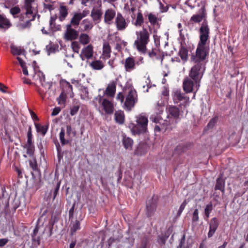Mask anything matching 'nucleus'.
<instances>
[{"mask_svg":"<svg viewBox=\"0 0 248 248\" xmlns=\"http://www.w3.org/2000/svg\"><path fill=\"white\" fill-rule=\"evenodd\" d=\"M209 28L207 22L204 20L200 29V41L196 49V55L191 57L193 62L204 63V60L208 53L205 45L209 38Z\"/></svg>","mask_w":248,"mask_h":248,"instance_id":"f257e3e1","label":"nucleus"},{"mask_svg":"<svg viewBox=\"0 0 248 248\" xmlns=\"http://www.w3.org/2000/svg\"><path fill=\"white\" fill-rule=\"evenodd\" d=\"M23 9L25 12L20 15L19 28L24 29L31 26V22L35 19L38 13V4L35 0H25Z\"/></svg>","mask_w":248,"mask_h":248,"instance_id":"f03ea898","label":"nucleus"},{"mask_svg":"<svg viewBox=\"0 0 248 248\" xmlns=\"http://www.w3.org/2000/svg\"><path fill=\"white\" fill-rule=\"evenodd\" d=\"M137 38L134 43V47L143 54L146 52V45L149 42L150 33L147 29L143 28L141 31L136 32Z\"/></svg>","mask_w":248,"mask_h":248,"instance_id":"7ed1b4c3","label":"nucleus"},{"mask_svg":"<svg viewBox=\"0 0 248 248\" xmlns=\"http://www.w3.org/2000/svg\"><path fill=\"white\" fill-rule=\"evenodd\" d=\"M33 78L37 87V91L42 99H44L46 92L51 88V84L49 82H46L45 75L40 71L35 73Z\"/></svg>","mask_w":248,"mask_h":248,"instance_id":"20e7f679","label":"nucleus"},{"mask_svg":"<svg viewBox=\"0 0 248 248\" xmlns=\"http://www.w3.org/2000/svg\"><path fill=\"white\" fill-rule=\"evenodd\" d=\"M194 63L195 64L191 67L189 76L194 81L197 91L200 87L199 81L203 76L205 67L204 63Z\"/></svg>","mask_w":248,"mask_h":248,"instance_id":"39448f33","label":"nucleus"},{"mask_svg":"<svg viewBox=\"0 0 248 248\" xmlns=\"http://www.w3.org/2000/svg\"><path fill=\"white\" fill-rule=\"evenodd\" d=\"M137 124H132L130 125L131 131L133 134H139L144 133L147 129L148 119L143 115H139L136 120Z\"/></svg>","mask_w":248,"mask_h":248,"instance_id":"423d86ee","label":"nucleus"},{"mask_svg":"<svg viewBox=\"0 0 248 248\" xmlns=\"http://www.w3.org/2000/svg\"><path fill=\"white\" fill-rule=\"evenodd\" d=\"M168 115L167 119L165 120L167 125L175 124L180 119V109L178 108L173 106L167 107Z\"/></svg>","mask_w":248,"mask_h":248,"instance_id":"0eeeda50","label":"nucleus"},{"mask_svg":"<svg viewBox=\"0 0 248 248\" xmlns=\"http://www.w3.org/2000/svg\"><path fill=\"white\" fill-rule=\"evenodd\" d=\"M137 101L138 97L136 90L132 88H128L127 94L124 103V108L128 111L131 110Z\"/></svg>","mask_w":248,"mask_h":248,"instance_id":"6e6552de","label":"nucleus"},{"mask_svg":"<svg viewBox=\"0 0 248 248\" xmlns=\"http://www.w3.org/2000/svg\"><path fill=\"white\" fill-rule=\"evenodd\" d=\"M158 109L159 110L158 114H157L156 115L155 114H152L150 116V119L153 122L155 123H159L161 124L160 126L159 125H156L155 126V131H159L161 129H164L165 130L168 128V126L169 125H167L165 120H162L160 116H159V114H160L163 112L162 108L158 106Z\"/></svg>","mask_w":248,"mask_h":248,"instance_id":"1a4fd4ad","label":"nucleus"},{"mask_svg":"<svg viewBox=\"0 0 248 248\" xmlns=\"http://www.w3.org/2000/svg\"><path fill=\"white\" fill-rule=\"evenodd\" d=\"M78 32L72 28L71 25H66V30L64 34V39L67 41H72L77 38Z\"/></svg>","mask_w":248,"mask_h":248,"instance_id":"9d476101","label":"nucleus"},{"mask_svg":"<svg viewBox=\"0 0 248 248\" xmlns=\"http://www.w3.org/2000/svg\"><path fill=\"white\" fill-rule=\"evenodd\" d=\"M118 79L117 78L111 80L108 83L107 87L106 88L105 93L108 97H113L116 92V85L117 84Z\"/></svg>","mask_w":248,"mask_h":248,"instance_id":"9b49d317","label":"nucleus"},{"mask_svg":"<svg viewBox=\"0 0 248 248\" xmlns=\"http://www.w3.org/2000/svg\"><path fill=\"white\" fill-rule=\"evenodd\" d=\"M93 53V46L92 45H89L82 49L79 57L82 61H85L86 59L89 60L92 57Z\"/></svg>","mask_w":248,"mask_h":248,"instance_id":"f8f14e48","label":"nucleus"},{"mask_svg":"<svg viewBox=\"0 0 248 248\" xmlns=\"http://www.w3.org/2000/svg\"><path fill=\"white\" fill-rule=\"evenodd\" d=\"M115 24L118 31H124L127 26V24L124 18L120 13H118L116 16Z\"/></svg>","mask_w":248,"mask_h":248,"instance_id":"ddd939ff","label":"nucleus"},{"mask_svg":"<svg viewBox=\"0 0 248 248\" xmlns=\"http://www.w3.org/2000/svg\"><path fill=\"white\" fill-rule=\"evenodd\" d=\"M72 132V128L71 126L68 125L66 126V139L64 138L65 136V130L62 128H61V132L60 133V140L62 144H65L68 143L69 140L70 139V135Z\"/></svg>","mask_w":248,"mask_h":248,"instance_id":"4468645a","label":"nucleus"},{"mask_svg":"<svg viewBox=\"0 0 248 248\" xmlns=\"http://www.w3.org/2000/svg\"><path fill=\"white\" fill-rule=\"evenodd\" d=\"M116 16L115 11L112 9H108L104 13V23L107 25H110L113 23V20Z\"/></svg>","mask_w":248,"mask_h":248,"instance_id":"2eb2a0df","label":"nucleus"},{"mask_svg":"<svg viewBox=\"0 0 248 248\" xmlns=\"http://www.w3.org/2000/svg\"><path fill=\"white\" fill-rule=\"evenodd\" d=\"M219 222L216 217L212 218L209 222V231L208 233V237L211 238L213 236L218 228Z\"/></svg>","mask_w":248,"mask_h":248,"instance_id":"dca6fc26","label":"nucleus"},{"mask_svg":"<svg viewBox=\"0 0 248 248\" xmlns=\"http://www.w3.org/2000/svg\"><path fill=\"white\" fill-rule=\"evenodd\" d=\"M102 106L106 113L108 114H111L113 112V104L107 99L104 98L103 99Z\"/></svg>","mask_w":248,"mask_h":248,"instance_id":"f3484780","label":"nucleus"},{"mask_svg":"<svg viewBox=\"0 0 248 248\" xmlns=\"http://www.w3.org/2000/svg\"><path fill=\"white\" fill-rule=\"evenodd\" d=\"M102 14L103 12L100 7L98 8L94 7L91 11V16L94 22H99Z\"/></svg>","mask_w":248,"mask_h":248,"instance_id":"a211bd4d","label":"nucleus"},{"mask_svg":"<svg viewBox=\"0 0 248 248\" xmlns=\"http://www.w3.org/2000/svg\"><path fill=\"white\" fill-rule=\"evenodd\" d=\"M157 201L156 199L152 198L146 204V208L148 216H150L156 209Z\"/></svg>","mask_w":248,"mask_h":248,"instance_id":"6ab92c4d","label":"nucleus"},{"mask_svg":"<svg viewBox=\"0 0 248 248\" xmlns=\"http://www.w3.org/2000/svg\"><path fill=\"white\" fill-rule=\"evenodd\" d=\"M93 27V22L89 19L83 20L80 24V29L81 31H87L91 30Z\"/></svg>","mask_w":248,"mask_h":248,"instance_id":"aec40b11","label":"nucleus"},{"mask_svg":"<svg viewBox=\"0 0 248 248\" xmlns=\"http://www.w3.org/2000/svg\"><path fill=\"white\" fill-rule=\"evenodd\" d=\"M136 62L134 58L128 57L126 58L124 62V68L127 72H131L135 68Z\"/></svg>","mask_w":248,"mask_h":248,"instance_id":"412c9836","label":"nucleus"},{"mask_svg":"<svg viewBox=\"0 0 248 248\" xmlns=\"http://www.w3.org/2000/svg\"><path fill=\"white\" fill-rule=\"evenodd\" d=\"M145 16L147 17L149 22L153 26L158 25L160 19L158 17L157 15H155L151 12H148L145 15Z\"/></svg>","mask_w":248,"mask_h":248,"instance_id":"4be33fe9","label":"nucleus"},{"mask_svg":"<svg viewBox=\"0 0 248 248\" xmlns=\"http://www.w3.org/2000/svg\"><path fill=\"white\" fill-rule=\"evenodd\" d=\"M194 82L188 78H186L183 81V89L186 93H191L193 91Z\"/></svg>","mask_w":248,"mask_h":248,"instance_id":"5701e85b","label":"nucleus"},{"mask_svg":"<svg viewBox=\"0 0 248 248\" xmlns=\"http://www.w3.org/2000/svg\"><path fill=\"white\" fill-rule=\"evenodd\" d=\"M122 144L125 150L131 151L132 150L133 140L130 138L123 135Z\"/></svg>","mask_w":248,"mask_h":248,"instance_id":"b1692460","label":"nucleus"},{"mask_svg":"<svg viewBox=\"0 0 248 248\" xmlns=\"http://www.w3.org/2000/svg\"><path fill=\"white\" fill-rule=\"evenodd\" d=\"M68 9L65 6L61 5L59 9V19L61 21H63L65 20L68 16Z\"/></svg>","mask_w":248,"mask_h":248,"instance_id":"393cba45","label":"nucleus"},{"mask_svg":"<svg viewBox=\"0 0 248 248\" xmlns=\"http://www.w3.org/2000/svg\"><path fill=\"white\" fill-rule=\"evenodd\" d=\"M12 24L6 17L3 15H0V28L8 29Z\"/></svg>","mask_w":248,"mask_h":248,"instance_id":"a878e982","label":"nucleus"},{"mask_svg":"<svg viewBox=\"0 0 248 248\" xmlns=\"http://www.w3.org/2000/svg\"><path fill=\"white\" fill-rule=\"evenodd\" d=\"M81 98L84 100H89L91 98L88 89L84 86H81L79 88Z\"/></svg>","mask_w":248,"mask_h":248,"instance_id":"bb28decb","label":"nucleus"},{"mask_svg":"<svg viewBox=\"0 0 248 248\" xmlns=\"http://www.w3.org/2000/svg\"><path fill=\"white\" fill-rule=\"evenodd\" d=\"M173 99L176 102L182 101L183 100H185L186 101L188 102L189 98L185 96L184 94L181 93V91L177 90L174 93Z\"/></svg>","mask_w":248,"mask_h":248,"instance_id":"cd10ccee","label":"nucleus"},{"mask_svg":"<svg viewBox=\"0 0 248 248\" xmlns=\"http://www.w3.org/2000/svg\"><path fill=\"white\" fill-rule=\"evenodd\" d=\"M80 223L78 220L71 221L70 225V232L71 235H74L78 230L80 229Z\"/></svg>","mask_w":248,"mask_h":248,"instance_id":"c85d7f7f","label":"nucleus"},{"mask_svg":"<svg viewBox=\"0 0 248 248\" xmlns=\"http://www.w3.org/2000/svg\"><path fill=\"white\" fill-rule=\"evenodd\" d=\"M111 47L108 43H104L103 46V58L108 59L110 56Z\"/></svg>","mask_w":248,"mask_h":248,"instance_id":"c756f323","label":"nucleus"},{"mask_svg":"<svg viewBox=\"0 0 248 248\" xmlns=\"http://www.w3.org/2000/svg\"><path fill=\"white\" fill-rule=\"evenodd\" d=\"M82 18L78 14V13H75L73 14V17L71 18L70 20V23L68 25H71L75 27H78Z\"/></svg>","mask_w":248,"mask_h":248,"instance_id":"7c9ffc66","label":"nucleus"},{"mask_svg":"<svg viewBox=\"0 0 248 248\" xmlns=\"http://www.w3.org/2000/svg\"><path fill=\"white\" fill-rule=\"evenodd\" d=\"M89 65L93 70H100L103 68L104 64L99 60H95L90 63Z\"/></svg>","mask_w":248,"mask_h":248,"instance_id":"2f4dec72","label":"nucleus"},{"mask_svg":"<svg viewBox=\"0 0 248 248\" xmlns=\"http://www.w3.org/2000/svg\"><path fill=\"white\" fill-rule=\"evenodd\" d=\"M114 119L117 123L120 124H123L124 120V112L121 110L116 111L114 114Z\"/></svg>","mask_w":248,"mask_h":248,"instance_id":"473e14b6","label":"nucleus"},{"mask_svg":"<svg viewBox=\"0 0 248 248\" xmlns=\"http://www.w3.org/2000/svg\"><path fill=\"white\" fill-rule=\"evenodd\" d=\"M144 23V18L140 12H138L135 21L134 23L136 27H141Z\"/></svg>","mask_w":248,"mask_h":248,"instance_id":"72a5a7b5","label":"nucleus"},{"mask_svg":"<svg viewBox=\"0 0 248 248\" xmlns=\"http://www.w3.org/2000/svg\"><path fill=\"white\" fill-rule=\"evenodd\" d=\"M204 16V15L203 13L200 14L194 15L192 16L189 20V23L191 22H194L198 23L202 21Z\"/></svg>","mask_w":248,"mask_h":248,"instance_id":"f704fd0d","label":"nucleus"},{"mask_svg":"<svg viewBox=\"0 0 248 248\" xmlns=\"http://www.w3.org/2000/svg\"><path fill=\"white\" fill-rule=\"evenodd\" d=\"M90 37L87 34L81 33L79 37V42L83 45L88 44L90 41Z\"/></svg>","mask_w":248,"mask_h":248,"instance_id":"c9c22d12","label":"nucleus"},{"mask_svg":"<svg viewBox=\"0 0 248 248\" xmlns=\"http://www.w3.org/2000/svg\"><path fill=\"white\" fill-rule=\"evenodd\" d=\"M213 210V204L211 202L209 203L205 207L204 209V219L207 220L210 217V214Z\"/></svg>","mask_w":248,"mask_h":248,"instance_id":"e433bc0d","label":"nucleus"},{"mask_svg":"<svg viewBox=\"0 0 248 248\" xmlns=\"http://www.w3.org/2000/svg\"><path fill=\"white\" fill-rule=\"evenodd\" d=\"M11 52L14 55H20L24 52L23 49L20 48V47H18L12 45L10 47Z\"/></svg>","mask_w":248,"mask_h":248,"instance_id":"4c0bfd02","label":"nucleus"},{"mask_svg":"<svg viewBox=\"0 0 248 248\" xmlns=\"http://www.w3.org/2000/svg\"><path fill=\"white\" fill-rule=\"evenodd\" d=\"M225 182L223 179L219 178L217 180V183L215 186L216 189H219L221 191H224Z\"/></svg>","mask_w":248,"mask_h":248,"instance_id":"58836bf2","label":"nucleus"},{"mask_svg":"<svg viewBox=\"0 0 248 248\" xmlns=\"http://www.w3.org/2000/svg\"><path fill=\"white\" fill-rule=\"evenodd\" d=\"M146 153V151L144 149L142 145H140L134 152V155L138 156L144 155Z\"/></svg>","mask_w":248,"mask_h":248,"instance_id":"ea45409f","label":"nucleus"},{"mask_svg":"<svg viewBox=\"0 0 248 248\" xmlns=\"http://www.w3.org/2000/svg\"><path fill=\"white\" fill-rule=\"evenodd\" d=\"M179 54L183 61L185 62L187 60V51L185 48H181L179 52Z\"/></svg>","mask_w":248,"mask_h":248,"instance_id":"a19ab883","label":"nucleus"},{"mask_svg":"<svg viewBox=\"0 0 248 248\" xmlns=\"http://www.w3.org/2000/svg\"><path fill=\"white\" fill-rule=\"evenodd\" d=\"M10 12L14 18L18 17L19 18L20 15L18 16V14L20 13V9L18 7L15 6L11 8Z\"/></svg>","mask_w":248,"mask_h":248,"instance_id":"79ce46f5","label":"nucleus"},{"mask_svg":"<svg viewBox=\"0 0 248 248\" xmlns=\"http://www.w3.org/2000/svg\"><path fill=\"white\" fill-rule=\"evenodd\" d=\"M35 126L38 132L41 133L43 136L46 134L47 131V128L46 127L44 126H41V125L37 124H35Z\"/></svg>","mask_w":248,"mask_h":248,"instance_id":"37998d69","label":"nucleus"},{"mask_svg":"<svg viewBox=\"0 0 248 248\" xmlns=\"http://www.w3.org/2000/svg\"><path fill=\"white\" fill-rule=\"evenodd\" d=\"M71 47L75 52L78 53L80 48V45L77 41H73L71 43Z\"/></svg>","mask_w":248,"mask_h":248,"instance_id":"c03bdc74","label":"nucleus"},{"mask_svg":"<svg viewBox=\"0 0 248 248\" xmlns=\"http://www.w3.org/2000/svg\"><path fill=\"white\" fill-rule=\"evenodd\" d=\"M103 99L101 96L98 95L94 98L93 103L96 107L100 105L102 106Z\"/></svg>","mask_w":248,"mask_h":248,"instance_id":"a18cd8bd","label":"nucleus"},{"mask_svg":"<svg viewBox=\"0 0 248 248\" xmlns=\"http://www.w3.org/2000/svg\"><path fill=\"white\" fill-rule=\"evenodd\" d=\"M57 18V16L56 15L51 16L50 20H49V28L51 31H55V30L54 29L55 26V22Z\"/></svg>","mask_w":248,"mask_h":248,"instance_id":"49530a36","label":"nucleus"},{"mask_svg":"<svg viewBox=\"0 0 248 248\" xmlns=\"http://www.w3.org/2000/svg\"><path fill=\"white\" fill-rule=\"evenodd\" d=\"M185 240H186L185 235L183 234L182 236V237L181 238V239L180 241L179 245L178 246L177 248H189V247L188 246H184Z\"/></svg>","mask_w":248,"mask_h":248,"instance_id":"de8ad7c7","label":"nucleus"},{"mask_svg":"<svg viewBox=\"0 0 248 248\" xmlns=\"http://www.w3.org/2000/svg\"><path fill=\"white\" fill-rule=\"evenodd\" d=\"M187 202H186V200L184 201L183 203L181 204V205H180V207L179 208V209L178 211V214H177V215L178 216H180L182 213V212L183 211L184 209H185V208L186 207V204H187Z\"/></svg>","mask_w":248,"mask_h":248,"instance_id":"09e8293b","label":"nucleus"},{"mask_svg":"<svg viewBox=\"0 0 248 248\" xmlns=\"http://www.w3.org/2000/svg\"><path fill=\"white\" fill-rule=\"evenodd\" d=\"M199 219V211L197 209L194 210L193 213L192 220L193 222L198 221Z\"/></svg>","mask_w":248,"mask_h":248,"instance_id":"8fccbe9b","label":"nucleus"},{"mask_svg":"<svg viewBox=\"0 0 248 248\" xmlns=\"http://www.w3.org/2000/svg\"><path fill=\"white\" fill-rule=\"evenodd\" d=\"M159 8L160 10V12L164 13L168 11L169 9V6L167 5L164 6V5L161 2H159Z\"/></svg>","mask_w":248,"mask_h":248,"instance_id":"3c124183","label":"nucleus"},{"mask_svg":"<svg viewBox=\"0 0 248 248\" xmlns=\"http://www.w3.org/2000/svg\"><path fill=\"white\" fill-rule=\"evenodd\" d=\"M79 107L78 105H75L72 107L70 111V114L72 116L75 115L78 111Z\"/></svg>","mask_w":248,"mask_h":248,"instance_id":"603ef678","label":"nucleus"},{"mask_svg":"<svg viewBox=\"0 0 248 248\" xmlns=\"http://www.w3.org/2000/svg\"><path fill=\"white\" fill-rule=\"evenodd\" d=\"M64 86L65 87V88H67V93H72V85L68 82L67 81H65L64 82Z\"/></svg>","mask_w":248,"mask_h":248,"instance_id":"864d4df0","label":"nucleus"},{"mask_svg":"<svg viewBox=\"0 0 248 248\" xmlns=\"http://www.w3.org/2000/svg\"><path fill=\"white\" fill-rule=\"evenodd\" d=\"M44 8L45 9H47L50 12H51L52 10H54V6L49 3H44Z\"/></svg>","mask_w":248,"mask_h":248,"instance_id":"5fc2aeb1","label":"nucleus"},{"mask_svg":"<svg viewBox=\"0 0 248 248\" xmlns=\"http://www.w3.org/2000/svg\"><path fill=\"white\" fill-rule=\"evenodd\" d=\"M27 153L29 155H32L33 153V147L32 145H26Z\"/></svg>","mask_w":248,"mask_h":248,"instance_id":"6e6d98bb","label":"nucleus"},{"mask_svg":"<svg viewBox=\"0 0 248 248\" xmlns=\"http://www.w3.org/2000/svg\"><path fill=\"white\" fill-rule=\"evenodd\" d=\"M61 111V108L59 107L55 108L51 113L52 116H55L57 115Z\"/></svg>","mask_w":248,"mask_h":248,"instance_id":"4d7b16f0","label":"nucleus"},{"mask_svg":"<svg viewBox=\"0 0 248 248\" xmlns=\"http://www.w3.org/2000/svg\"><path fill=\"white\" fill-rule=\"evenodd\" d=\"M79 15L82 19L89 14V10H83L82 12L78 13Z\"/></svg>","mask_w":248,"mask_h":248,"instance_id":"13d9d810","label":"nucleus"},{"mask_svg":"<svg viewBox=\"0 0 248 248\" xmlns=\"http://www.w3.org/2000/svg\"><path fill=\"white\" fill-rule=\"evenodd\" d=\"M166 240H167L166 237H165L163 236H161L158 237V243L159 244H160L161 245H164V244H165Z\"/></svg>","mask_w":248,"mask_h":248,"instance_id":"bf43d9fd","label":"nucleus"},{"mask_svg":"<svg viewBox=\"0 0 248 248\" xmlns=\"http://www.w3.org/2000/svg\"><path fill=\"white\" fill-rule=\"evenodd\" d=\"M216 122H217V120L216 118H213V119H211L207 125V126L208 127V128H211L213 127V126L216 123Z\"/></svg>","mask_w":248,"mask_h":248,"instance_id":"052dcab7","label":"nucleus"},{"mask_svg":"<svg viewBox=\"0 0 248 248\" xmlns=\"http://www.w3.org/2000/svg\"><path fill=\"white\" fill-rule=\"evenodd\" d=\"M117 99L122 103L124 100V96L122 93H119L117 95Z\"/></svg>","mask_w":248,"mask_h":248,"instance_id":"680f3d73","label":"nucleus"},{"mask_svg":"<svg viewBox=\"0 0 248 248\" xmlns=\"http://www.w3.org/2000/svg\"><path fill=\"white\" fill-rule=\"evenodd\" d=\"M8 242V240L7 238L0 239V247L4 246Z\"/></svg>","mask_w":248,"mask_h":248,"instance_id":"e2e57ef3","label":"nucleus"},{"mask_svg":"<svg viewBox=\"0 0 248 248\" xmlns=\"http://www.w3.org/2000/svg\"><path fill=\"white\" fill-rule=\"evenodd\" d=\"M141 248H149L148 242L147 240H143L141 245Z\"/></svg>","mask_w":248,"mask_h":248,"instance_id":"0e129e2a","label":"nucleus"},{"mask_svg":"<svg viewBox=\"0 0 248 248\" xmlns=\"http://www.w3.org/2000/svg\"><path fill=\"white\" fill-rule=\"evenodd\" d=\"M41 31L42 32V33L43 34H48V35H50L51 34L52 32L53 31H51V30H50V29H49V31H46L44 28H43L42 30H41Z\"/></svg>","mask_w":248,"mask_h":248,"instance_id":"69168bd1","label":"nucleus"},{"mask_svg":"<svg viewBox=\"0 0 248 248\" xmlns=\"http://www.w3.org/2000/svg\"><path fill=\"white\" fill-rule=\"evenodd\" d=\"M60 183H58L57 184V185L55 188V189L54 191V197H56L58 192V190L59 189V188H60Z\"/></svg>","mask_w":248,"mask_h":248,"instance_id":"338daca9","label":"nucleus"},{"mask_svg":"<svg viewBox=\"0 0 248 248\" xmlns=\"http://www.w3.org/2000/svg\"><path fill=\"white\" fill-rule=\"evenodd\" d=\"M122 46H121V45L118 43L116 44V46H115V48L116 50H117V51H120L122 49Z\"/></svg>","mask_w":248,"mask_h":248,"instance_id":"774afa93","label":"nucleus"}]
</instances>
